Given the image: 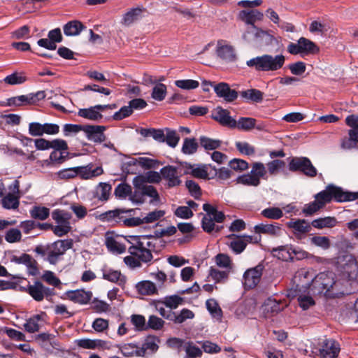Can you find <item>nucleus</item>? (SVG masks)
<instances>
[{
	"label": "nucleus",
	"instance_id": "f257e3e1",
	"mask_svg": "<svg viewBox=\"0 0 358 358\" xmlns=\"http://www.w3.org/2000/svg\"><path fill=\"white\" fill-rule=\"evenodd\" d=\"M73 245L72 239L57 240L50 244L37 245L34 252L50 264L56 265Z\"/></svg>",
	"mask_w": 358,
	"mask_h": 358
},
{
	"label": "nucleus",
	"instance_id": "f03ea898",
	"mask_svg": "<svg viewBox=\"0 0 358 358\" xmlns=\"http://www.w3.org/2000/svg\"><path fill=\"white\" fill-rule=\"evenodd\" d=\"M285 62V57L283 55L273 56L265 54L247 61L246 64L257 71H276L284 66Z\"/></svg>",
	"mask_w": 358,
	"mask_h": 358
},
{
	"label": "nucleus",
	"instance_id": "7ed1b4c3",
	"mask_svg": "<svg viewBox=\"0 0 358 358\" xmlns=\"http://www.w3.org/2000/svg\"><path fill=\"white\" fill-rule=\"evenodd\" d=\"M155 236H142L141 241L137 243V247L129 248V252L133 256L137 257L143 263H150L152 259V252H157L156 241Z\"/></svg>",
	"mask_w": 358,
	"mask_h": 358
},
{
	"label": "nucleus",
	"instance_id": "20e7f679",
	"mask_svg": "<svg viewBox=\"0 0 358 358\" xmlns=\"http://www.w3.org/2000/svg\"><path fill=\"white\" fill-rule=\"evenodd\" d=\"M334 277L335 275L332 272L320 273L312 281V290L314 293L324 294L327 296H330L331 289L336 282Z\"/></svg>",
	"mask_w": 358,
	"mask_h": 358
},
{
	"label": "nucleus",
	"instance_id": "39448f33",
	"mask_svg": "<svg viewBox=\"0 0 358 358\" xmlns=\"http://www.w3.org/2000/svg\"><path fill=\"white\" fill-rule=\"evenodd\" d=\"M340 351L338 342L332 338H324L317 343L313 352L317 358H337Z\"/></svg>",
	"mask_w": 358,
	"mask_h": 358
},
{
	"label": "nucleus",
	"instance_id": "423d86ee",
	"mask_svg": "<svg viewBox=\"0 0 358 358\" xmlns=\"http://www.w3.org/2000/svg\"><path fill=\"white\" fill-rule=\"evenodd\" d=\"M52 217L57 223V225L52 227V230L56 236L62 237L71 231L70 213L57 209L52 212Z\"/></svg>",
	"mask_w": 358,
	"mask_h": 358
},
{
	"label": "nucleus",
	"instance_id": "0eeeda50",
	"mask_svg": "<svg viewBox=\"0 0 358 358\" xmlns=\"http://www.w3.org/2000/svg\"><path fill=\"white\" fill-rule=\"evenodd\" d=\"M289 170L292 172H300L308 178L317 175L316 168L311 161L306 157H293L289 158Z\"/></svg>",
	"mask_w": 358,
	"mask_h": 358
},
{
	"label": "nucleus",
	"instance_id": "6e6552de",
	"mask_svg": "<svg viewBox=\"0 0 358 358\" xmlns=\"http://www.w3.org/2000/svg\"><path fill=\"white\" fill-rule=\"evenodd\" d=\"M35 301H42L45 298L54 294V289L45 287L41 281L36 280L24 289Z\"/></svg>",
	"mask_w": 358,
	"mask_h": 358
},
{
	"label": "nucleus",
	"instance_id": "1a4fd4ad",
	"mask_svg": "<svg viewBox=\"0 0 358 358\" xmlns=\"http://www.w3.org/2000/svg\"><path fill=\"white\" fill-rule=\"evenodd\" d=\"M45 98V91H38L36 93H30L27 95L11 97L8 99V105L10 106H20L24 104H35Z\"/></svg>",
	"mask_w": 358,
	"mask_h": 358
},
{
	"label": "nucleus",
	"instance_id": "9d476101",
	"mask_svg": "<svg viewBox=\"0 0 358 358\" xmlns=\"http://www.w3.org/2000/svg\"><path fill=\"white\" fill-rule=\"evenodd\" d=\"M345 263L341 266V272L343 277L349 280L358 282V262L352 255L344 257Z\"/></svg>",
	"mask_w": 358,
	"mask_h": 358
},
{
	"label": "nucleus",
	"instance_id": "9b49d317",
	"mask_svg": "<svg viewBox=\"0 0 358 358\" xmlns=\"http://www.w3.org/2000/svg\"><path fill=\"white\" fill-rule=\"evenodd\" d=\"M59 131V127L56 124H41L31 122L29 124V134L32 136H41L44 134H56Z\"/></svg>",
	"mask_w": 358,
	"mask_h": 358
},
{
	"label": "nucleus",
	"instance_id": "f8f14e48",
	"mask_svg": "<svg viewBox=\"0 0 358 358\" xmlns=\"http://www.w3.org/2000/svg\"><path fill=\"white\" fill-rule=\"evenodd\" d=\"M263 271V266L257 265L255 268L248 269L244 275V285L248 289H252L259 282Z\"/></svg>",
	"mask_w": 358,
	"mask_h": 358
},
{
	"label": "nucleus",
	"instance_id": "ddd939ff",
	"mask_svg": "<svg viewBox=\"0 0 358 358\" xmlns=\"http://www.w3.org/2000/svg\"><path fill=\"white\" fill-rule=\"evenodd\" d=\"M216 52L217 56L226 62H234L237 60V55L234 46L226 44L224 41L217 42Z\"/></svg>",
	"mask_w": 358,
	"mask_h": 358
},
{
	"label": "nucleus",
	"instance_id": "4468645a",
	"mask_svg": "<svg viewBox=\"0 0 358 358\" xmlns=\"http://www.w3.org/2000/svg\"><path fill=\"white\" fill-rule=\"evenodd\" d=\"M229 114V111L227 109L217 106L213 111L212 118L222 126L236 128V121Z\"/></svg>",
	"mask_w": 358,
	"mask_h": 358
},
{
	"label": "nucleus",
	"instance_id": "2eb2a0df",
	"mask_svg": "<svg viewBox=\"0 0 358 358\" xmlns=\"http://www.w3.org/2000/svg\"><path fill=\"white\" fill-rule=\"evenodd\" d=\"M106 127L101 125H84L83 131L88 140L94 143H102L106 140L104 131Z\"/></svg>",
	"mask_w": 358,
	"mask_h": 358
},
{
	"label": "nucleus",
	"instance_id": "dca6fc26",
	"mask_svg": "<svg viewBox=\"0 0 358 358\" xmlns=\"http://www.w3.org/2000/svg\"><path fill=\"white\" fill-rule=\"evenodd\" d=\"M287 226L293 229V233L298 239H301L304 234L311 230V224L304 219H292L287 223Z\"/></svg>",
	"mask_w": 358,
	"mask_h": 358
},
{
	"label": "nucleus",
	"instance_id": "f3484780",
	"mask_svg": "<svg viewBox=\"0 0 358 358\" xmlns=\"http://www.w3.org/2000/svg\"><path fill=\"white\" fill-rule=\"evenodd\" d=\"M214 90L217 96L223 98L227 102H232L238 98V92L235 90H231L226 83H220L214 85Z\"/></svg>",
	"mask_w": 358,
	"mask_h": 358
},
{
	"label": "nucleus",
	"instance_id": "a211bd4d",
	"mask_svg": "<svg viewBox=\"0 0 358 358\" xmlns=\"http://www.w3.org/2000/svg\"><path fill=\"white\" fill-rule=\"evenodd\" d=\"M331 193L332 200L337 202H345L355 201V194L353 192L344 191L341 187L329 185Z\"/></svg>",
	"mask_w": 358,
	"mask_h": 358
},
{
	"label": "nucleus",
	"instance_id": "6ab92c4d",
	"mask_svg": "<svg viewBox=\"0 0 358 358\" xmlns=\"http://www.w3.org/2000/svg\"><path fill=\"white\" fill-rule=\"evenodd\" d=\"M162 176L168 180L169 187H174L180 185V180L178 177V169L173 166H166L161 169Z\"/></svg>",
	"mask_w": 358,
	"mask_h": 358
},
{
	"label": "nucleus",
	"instance_id": "aec40b11",
	"mask_svg": "<svg viewBox=\"0 0 358 358\" xmlns=\"http://www.w3.org/2000/svg\"><path fill=\"white\" fill-rule=\"evenodd\" d=\"M66 296L69 299L75 303L86 304L91 300L92 293L83 289H76L67 292Z\"/></svg>",
	"mask_w": 358,
	"mask_h": 358
},
{
	"label": "nucleus",
	"instance_id": "412c9836",
	"mask_svg": "<svg viewBox=\"0 0 358 358\" xmlns=\"http://www.w3.org/2000/svg\"><path fill=\"white\" fill-rule=\"evenodd\" d=\"M239 18L248 24H251L253 28H256L255 23L257 21L262 20L264 15L258 10H241L238 15Z\"/></svg>",
	"mask_w": 358,
	"mask_h": 358
},
{
	"label": "nucleus",
	"instance_id": "4be33fe9",
	"mask_svg": "<svg viewBox=\"0 0 358 358\" xmlns=\"http://www.w3.org/2000/svg\"><path fill=\"white\" fill-rule=\"evenodd\" d=\"M134 211V210L133 209H115L101 213L99 217V220L103 222H115L117 223H120L122 214Z\"/></svg>",
	"mask_w": 358,
	"mask_h": 358
},
{
	"label": "nucleus",
	"instance_id": "5701e85b",
	"mask_svg": "<svg viewBox=\"0 0 358 358\" xmlns=\"http://www.w3.org/2000/svg\"><path fill=\"white\" fill-rule=\"evenodd\" d=\"M159 339L155 336H148L143 343L142 344L140 350V355L144 357L147 353H155L158 350Z\"/></svg>",
	"mask_w": 358,
	"mask_h": 358
},
{
	"label": "nucleus",
	"instance_id": "b1692460",
	"mask_svg": "<svg viewBox=\"0 0 358 358\" xmlns=\"http://www.w3.org/2000/svg\"><path fill=\"white\" fill-rule=\"evenodd\" d=\"M76 171L78 172V176H80V178L84 180L91 179L101 176L103 173L101 166H97L93 169L91 164L86 166H78L76 167Z\"/></svg>",
	"mask_w": 358,
	"mask_h": 358
},
{
	"label": "nucleus",
	"instance_id": "393cba45",
	"mask_svg": "<svg viewBox=\"0 0 358 358\" xmlns=\"http://www.w3.org/2000/svg\"><path fill=\"white\" fill-rule=\"evenodd\" d=\"M255 230L258 234H265L272 236H279L282 232L281 225L275 224H259L255 227Z\"/></svg>",
	"mask_w": 358,
	"mask_h": 358
},
{
	"label": "nucleus",
	"instance_id": "a878e982",
	"mask_svg": "<svg viewBox=\"0 0 358 358\" xmlns=\"http://www.w3.org/2000/svg\"><path fill=\"white\" fill-rule=\"evenodd\" d=\"M103 278L119 285H122L126 282V277L123 275L120 271L111 268L102 269Z\"/></svg>",
	"mask_w": 358,
	"mask_h": 358
},
{
	"label": "nucleus",
	"instance_id": "bb28decb",
	"mask_svg": "<svg viewBox=\"0 0 358 358\" xmlns=\"http://www.w3.org/2000/svg\"><path fill=\"white\" fill-rule=\"evenodd\" d=\"M85 28V26L80 21L72 20L64 24L63 29L66 36H73L79 35Z\"/></svg>",
	"mask_w": 358,
	"mask_h": 358
},
{
	"label": "nucleus",
	"instance_id": "cd10ccee",
	"mask_svg": "<svg viewBox=\"0 0 358 358\" xmlns=\"http://www.w3.org/2000/svg\"><path fill=\"white\" fill-rule=\"evenodd\" d=\"M273 257L282 261H294V256H292V247L282 245L272 248L271 251Z\"/></svg>",
	"mask_w": 358,
	"mask_h": 358
},
{
	"label": "nucleus",
	"instance_id": "c85d7f7f",
	"mask_svg": "<svg viewBox=\"0 0 358 358\" xmlns=\"http://www.w3.org/2000/svg\"><path fill=\"white\" fill-rule=\"evenodd\" d=\"M143 11V9L139 7L130 9L123 15L121 23L124 26H130L141 17Z\"/></svg>",
	"mask_w": 358,
	"mask_h": 358
},
{
	"label": "nucleus",
	"instance_id": "c756f323",
	"mask_svg": "<svg viewBox=\"0 0 358 358\" xmlns=\"http://www.w3.org/2000/svg\"><path fill=\"white\" fill-rule=\"evenodd\" d=\"M136 288L138 292L142 295H154L157 294L155 284L150 280H143L136 284Z\"/></svg>",
	"mask_w": 358,
	"mask_h": 358
},
{
	"label": "nucleus",
	"instance_id": "7c9ffc66",
	"mask_svg": "<svg viewBox=\"0 0 358 358\" xmlns=\"http://www.w3.org/2000/svg\"><path fill=\"white\" fill-rule=\"evenodd\" d=\"M100 110H97L96 106L90 107L88 108H82L80 109L78 112V116L93 121H98L102 119L103 115L99 112Z\"/></svg>",
	"mask_w": 358,
	"mask_h": 358
},
{
	"label": "nucleus",
	"instance_id": "2f4dec72",
	"mask_svg": "<svg viewBox=\"0 0 358 358\" xmlns=\"http://www.w3.org/2000/svg\"><path fill=\"white\" fill-rule=\"evenodd\" d=\"M337 223L334 217H324L315 219L311 222V226L314 228L322 229L324 228L334 227Z\"/></svg>",
	"mask_w": 358,
	"mask_h": 358
},
{
	"label": "nucleus",
	"instance_id": "473e14b6",
	"mask_svg": "<svg viewBox=\"0 0 358 358\" xmlns=\"http://www.w3.org/2000/svg\"><path fill=\"white\" fill-rule=\"evenodd\" d=\"M20 196L14 195L11 193H8L1 200L3 208L8 210H16L18 208L20 205L19 201Z\"/></svg>",
	"mask_w": 358,
	"mask_h": 358
},
{
	"label": "nucleus",
	"instance_id": "72a5a7b5",
	"mask_svg": "<svg viewBox=\"0 0 358 358\" xmlns=\"http://www.w3.org/2000/svg\"><path fill=\"white\" fill-rule=\"evenodd\" d=\"M139 133L144 137H152L155 141L159 142L165 141V134L162 129L141 128L139 130Z\"/></svg>",
	"mask_w": 358,
	"mask_h": 358
},
{
	"label": "nucleus",
	"instance_id": "f704fd0d",
	"mask_svg": "<svg viewBox=\"0 0 358 358\" xmlns=\"http://www.w3.org/2000/svg\"><path fill=\"white\" fill-rule=\"evenodd\" d=\"M264 93L257 89H250L242 91L241 96L246 101H251L252 102L259 103L263 100Z\"/></svg>",
	"mask_w": 358,
	"mask_h": 358
},
{
	"label": "nucleus",
	"instance_id": "c9c22d12",
	"mask_svg": "<svg viewBox=\"0 0 358 358\" xmlns=\"http://www.w3.org/2000/svg\"><path fill=\"white\" fill-rule=\"evenodd\" d=\"M302 54H315L319 51V48L311 41L301 37L299 39Z\"/></svg>",
	"mask_w": 358,
	"mask_h": 358
},
{
	"label": "nucleus",
	"instance_id": "e433bc0d",
	"mask_svg": "<svg viewBox=\"0 0 358 358\" xmlns=\"http://www.w3.org/2000/svg\"><path fill=\"white\" fill-rule=\"evenodd\" d=\"M42 320L40 315H36L27 320L24 324L26 331L34 333L38 331L41 327L40 322Z\"/></svg>",
	"mask_w": 358,
	"mask_h": 358
},
{
	"label": "nucleus",
	"instance_id": "4c0bfd02",
	"mask_svg": "<svg viewBox=\"0 0 358 358\" xmlns=\"http://www.w3.org/2000/svg\"><path fill=\"white\" fill-rule=\"evenodd\" d=\"M120 350L125 357H142V355H140V346L134 343H125L120 347Z\"/></svg>",
	"mask_w": 358,
	"mask_h": 358
},
{
	"label": "nucleus",
	"instance_id": "58836bf2",
	"mask_svg": "<svg viewBox=\"0 0 358 358\" xmlns=\"http://www.w3.org/2000/svg\"><path fill=\"white\" fill-rule=\"evenodd\" d=\"M30 215L34 219L45 220L50 215V209L44 206H35L30 210Z\"/></svg>",
	"mask_w": 358,
	"mask_h": 358
},
{
	"label": "nucleus",
	"instance_id": "ea45409f",
	"mask_svg": "<svg viewBox=\"0 0 358 358\" xmlns=\"http://www.w3.org/2000/svg\"><path fill=\"white\" fill-rule=\"evenodd\" d=\"M315 199L317 203L322 208H324L327 203H329L332 200L329 185L326 187L324 190L315 194Z\"/></svg>",
	"mask_w": 358,
	"mask_h": 358
},
{
	"label": "nucleus",
	"instance_id": "a19ab883",
	"mask_svg": "<svg viewBox=\"0 0 358 358\" xmlns=\"http://www.w3.org/2000/svg\"><path fill=\"white\" fill-rule=\"evenodd\" d=\"M199 144L194 138H185L182 147V152L185 155H192L198 149Z\"/></svg>",
	"mask_w": 358,
	"mask_h": 358
},
{
	"label": "nucleus",
	"instance_id": "79ce46f5",
	"mask_svg": "<svg viewBox=\"0 0 358 358\" xmlns=\"http://www.w3.org/2000/svg\"><path fill=\"white\" fill-rule=\"evenodd\" d=\"M201 145L206 150H213L220 147L221 141L215 140L206 136H201L199 138Z\"/></svg>",
	"mask_w": 358,
	"mask_h": 358
},
{
	"label": "nucleus",
	"instance_id": "37998d69",
	"mask_svg": "<svg viewBox=\"0 0 358 358\" xmlns=\"http://www.w3.org/2000/svg\"><path fill=\"white\" fill-rule=\"evenodd\" d=\"M207 167V165H203L201 166L194 168L191 164H188V169H190V171H185V173H190L197 178L206 179L208 176Z\"/></svg>",
	"mask_w": 358,
	"mask_h": 358
},
{
	"label": "nucleus",
	"instance_id": "c03bdc74",
	"mask_svg": "<svg viewBox=\"0 0 358 358\" xmlns=\"http://www.w3.org/2000/svg\"><path fill=\"white\" fill-rule=\"evenodd\" d=\"M262 215L264 217L271 220H278L283 216L282 210L278 207H269L264 209Z\"/></svg>",
	"mask_w": 358,
	"mask_h": 358
},
{
	"label": "nucleus",
	"instance_id": "a18cd8bd",
	"mask_svg": "<svg viewBox=\"0 0 358 358\" xmlns=\"http://www.w3.org/2000/svg\"><path fill=\"white\" fill-rule=\"evenodd\" d=\"M256 120L252 117H241L236 121V127L240 130L249 131L255 128Z\"/></svg>",
	"mask_w": 358,
	"mask_h": 358
},
{
	"label": "nucleus",
	"instance_id": "49530a36",
	"mask_svg": "<svg viewBox=\"0 0 358 358\" xmlns=\"http://www.w3.org/2000/svg\"><path fill=\"white\" fill-rule=\"evenodd\" d=\"M106 245L110 251L117 252L118 254L124 252L126 250V248L123 244L117 242L113 237H108L106 238Z\"/></svg>",
	"mask_w": 358,
	"mask_h": 358
},
{
	"label": "nucleus",
	"instance_id": "de8ad7c7",
	"mask_svg": "<svg viewBox=\"0 0 358 358\" xmlns=\"http://www.w3.org/2000/svg\"><path fill=\"white\" fill-rule=\"evenodd\" d=\"M166 95V86L162 83L157 84L152 89V98L161 101L164 99Z\"/></svg>",
	"mask_w": 358,
	"mask_h": 358
},
{
	"label": "nucleus",
	"instance_id": "09e8293b",
	"mask_svg": "<svg viewBox=\"0 0 358 358\" xmlns=\"http://www.w3.org/2000/svg\"><path fill=\"white\" fill-rule=\"evenodd\" d=\"M237 182L248 186L257 187L260 184V180L254 177L250 173L244 174L237 178Z\"/></svg>",
	"mask_w": 358,
	"mask_h": 358
},
{
	"label": "nucleus",
	"instance_id": "8fccbe9b",
	"mask_svg": "<svg viewBox=\"0 0 358 358\" xmlns=\"http://www.w3.org/2000/svg\"><path fill=\"white\" fill-rule=\"evenodd\" d=\"M184 300L178 295L167 296L164 299L163 303L171 309H176L183 303Z\"/></svg>",
	"mask_w": 358,
	"mask_h": 358
},
{
	"label": "nucleus",
	"instance_id": "3c124183",
	"mask_svg": "<svg viewBox=\"0 0 358 358\" xmlns=\"http://www.w3.org/2000/svg\"><path fill=\"white\" fill-rule=\"evenodd\" d=\"M91 308L97 313H106L110 310V305L103 301L94 299L91 303Z\"/></svg>",
	"mask_w": 358,
	"mask_h": 358
},
{
	"label": "nucleus",
	"instance_id": "603ef678",
	"mask_svg": "<svg viewBox=\"0 0 358 358\" xmlns=\"http://www.w3.org/2000/svg\"><path fill=\"white\" fill-rule=\"evenodd\" d=\"M111 191V186L108 183L101 182L96 190L97 197L101 201H107Z\"/></svg>",
	"mask_w": 358,
	"mask_h": 358
},
{
	"label": "nucleus",
	"instance_id": "864d4df0",
	"mask_svg": "<svg viewBox=\"0 0 358 358\" xmlns=\"http://www.w3.org/2000/svg\"><path fill=\"white\" fill-rule=\"evenodd\" d=\"M176 87L186 90L196 89L199 87V83L197 80L187 79V80H178L175 81Z\"/></svg>",
	"mask_w": 358,
	"mask_h": 358
},
{
	"label": "nucleus",
	"instance_id": "5fc2aeb1",
	"mask_svg": "<svg viewBox=\"0 0 358 358\" xmlns=\"http://www.w3.org/2000/svg\"><path fill=\"white\" fill-rule=\"evenodd\" d=\"M131 322L137 331H144L148 329L145 318L141 315H132L131 316Z\"/></svg>",
	"mask_w": 358,
	"mask_h": 358
},
{
	"label": "nucleus",
	"instance_id": "6e6d98bb",
	"mask_svg": "<svg viewBox=\"0 0 358 358\" xmlns=\"http://www.w3.org/2000/svg\"><path fill=\"white\" fill-rule=\"evenodd\" d=\"M206 308L214 316V317H222V311L221 308H220L216 300L213 299H208L206 302Z\"/></svg>",
	"mask_w": 358,
	"mask_h": 358
},
{
	"label": "nucleus",
	"instance_id": "4d7b16f0",
	"mask_svg": "<svg viewBox=\"0 0 358 358\" xmlns=\"http://www.w3.org/2000/svg\"><path fill=\"white\" fill-rule=\"evenodd\" d=\"M27 78L22 73L17 72L13 73L9 76H7L4 79V82L8 85H19L24 83Z\"/></svg>",
	"mask_w": 358,
	"mask_h": 358
},
{
	"label": "nucleus",
	"instance_id": "13d9d810",
	"mask_svg": "<svg viewBox=\"0 0 358 358\" xmlns=\"http://www.w3.org/2000/svg\"><path fill=\"white\" fill-rule=\"evenodd\" d=\"M115 195L119 198H126L131 194V187L127 183H120L115 189Z\"/></svg>",
	"mask_w": 358,
	"mask_h": 358
},
{
	"label": "nucleus",
	"instance_id": "bf43d9fd",
	"mask_svg": "<svg viewBox=\"0 0 358 358\" xmlns=\"http://www.w3.org/2000/svg\"><path fill=\"white\" fill-rule=\"evenodd\" d=\"M56 175L59 179L69 180L78 176V172L76 171V167L68 168L60 170L56 173Z\"/></svg>",
	"mask_w": 358,
	"mask_h": 358
},
{
	"label": "nucleus",
	"instance_id": "052dcab7",
	"mask_svg": "<svg viewBox=\"0 0 358 358\" xmlns=\"http://www.w3.org/2000/svg\"><path fill=\"white\" fill-rule=\"evenodd\" d=\"M21 231L15 228L8 230L5 235V239L7 242L13 243L19 242L21 240Z\"/></svg>",
	"mask_w": 358,
	"mask_h": 358
},
{
	"label": "nucleus",
	"instance_id": "680f3d73",
	"mask_svg": "<svg viewBox=\"0 0 358 358\" xmlns=\"http://www.w3.org/2000/svg\"><path fill=\"white\" fill-rule=\"evenodd\" d=\"M250 173L260 180V178H264L266 174V170L264 165L261 162H255L252 164Z\"/></svg>",
	"mask_w": 358,
	"mask_h": 358
},
{
	"label": "nucleus",
	"instance_id": "e2e57ef3",
	"mask_svg": "<svg viewBox=\"0 0 358 358\" xmlns=\"http://www.w3.org/2000/svg\"><path fill=\"white\" fill-rule=\"evenodd\" d=\"M180 140L178 134L174 130L166 129L165 141L169 146L175 148Z\"/></svg>",
	"mask_w": 358,
	"mask_h": 358
},
{
	"label": "nucleus",
	"instance_id": "0e129e2a",
	"mask_svg": "<svg viewBox=\"0 0 358 358\" xmlns=\"http://www.w3.org/2000/svg\"><path fill=\"white\" fill-rule=\"evenodd\" d=\"M322 208V207L317 203L316 200H315L308 204H306L302 210V213L306 216H311Z\"/></svg>",
	"mask_w": 358,
	"mask_h": 358
},
{
	"label": "nucleus",
	"instance_id": "69168bd1",
	"mask_svg": "<svg viewBox=\"0 0 358 358\" xmlns=\"http://www.w3.org/2000/svg\"><path fill=\"white\" fill-rule=\"evenodd\" d=\"M229 247L236 254H240L245 250L246 243L242 238L238 237L231 241Z\"/></svg>",
	"mask_w": 358,
	"mask_h": 358
},
{
	"label": "nucleus",
	"instance_id": "338daca9",
	"mask_svg": "<svg viewBox=\"0 0 358 358\" xmlns=\"http://www.w3.org/2000/svg\"><path fill=\"white\" fill-rule=\"evenodd\" d=\"M236 147L241 153L246 155H252L255 152V148L247 142H236Z\"/></svg>",
	"mask_w": 358,
	"mask_h": 358
},
{
	"label": "nucleus",
	"instance_id": "774afa93",
	"mask_svg": "<svg viewBox=\"0 0 358 358\" xmlns=\"http://www.w3.org/2000/svg\"><path fill=\"white\" fill-rule=\"evenodd\" d=\"M42 279L54 287H58L61 284L60 280L50 271H45L42 275Z\"/></svg>",
	"mask_w": 358,
	"mask_h": 358
}]
</instances>
